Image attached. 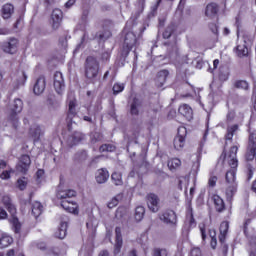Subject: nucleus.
Wrapping results in <instances>:
<instances>
[{"mask_svg": "<svg viewBox=\"0 0 256 256\" xmlns=\"http://www.w3.org/2000/svg\"><path fill=\"white\" fill-rule=\"evenodd\" d=\"M218 79L219 81L225 82L229 79V68L222 66L219 69L218 73Z\"/></svg>", "mask_w": 256, "mask_h": 256, "instance_id": "obj_36", "label": "nucleus"}, {"mask_svg": "<svg viewBox=\"0 0 256 256\" xmlns=\"http://www.w3.org/2000/svg\"><path fill=\"white\" fill-rule=\"evenodd\" d=\"M7 217H8L7 211H5V209L0 207V219H7Z\"/></svg>", "mask_w": 256, "mask_h": 256, "instance_id": "obj_58", "label": "nucleus"}, {"mask_svg": "<svg viewBox=\"0 0 256 256\" xmlns=\"http://www.w3.org/2000/svg\"><path fill=\"white\" fill-rule=\"evenodd\" d=\"M137 47V35L134 32H127L124 37L122 55L127 57L132 49Z\"/></svg>", "mask_w": 256, "mask_h": 256, "instance_id": "obj_3", "label": "nucleus"}, {"mask_svg": "<svg viewBox=\"0 0 256 256\" xmlns=\"http://www.w3.org/2000/svg\"><path fill=\"white\" fill-rule=\"evenodd\" d=\"M2 203H3V205H4L5 207H8V205H11V204H12V203H11V198H10L8 195L3 196V197H2Z\"/></svg>", "mask_w": 256, "mask_h": 256, "instance_id": "obj_53", "label": "nucleus"}, {"mask_svg": "<svg viewBox=\"0 0 256 256\" xmlns=\"http://www.w3.org/2000/svg\"><path fill=\"white\" fill-rule=\"evenodd\" d=\"M167 77H169V70L167 69L160 70L157 73L156 79H155L156 87L158 88L163 87V85H165V83L167 82Z\"/></svg>", "mask_w": 256, "mask_h": 256, "instance_id": "obj_16", "label": "nucleus"}, {"mask_svg": "<svg viewBox=\"0 0 256 256\" xmlns=\"http://www.w3.org/2000/svg\"><path fill=\"white\" fill-rule=\"evenodd\" d=\"M77 192L75 190H58L57 199H61V201H71L72 197H75Z\"/></svg>", "mask_w": 256, "mask_h": 256, "instance_id": "obj_26", "label": "nucleus"}, {"mask_svg": "<svg viewBox=\"0 0 256 256\" xmlns=\"http://www.w3.org/2000/svg\"><path fill=\"white\" fill-rule=\"evenodd\" d=\"M17 47H19V40H17V38H10L8 41L3 42L2 51L13 55L17 53Z\"/></svg>", "mask_w": 256, "mask_h": 256, "instance_id": "obj_7", "label": "nucleus"}, {"mask_svg": "<svg viewBox=\"0 0 256 256\" xmlns=\"http://www.w3.org/2000/svg\"><path fill=\"white\" fill-rule=\"evenodd\" d=\"M123 247V235L121 234V227L115 228V244H114V255L121 253Z\"/></svg>", "mask_w": 256, "mask_h": 256, "instance_id": "obj_14", "label": "nucleus"}, {"mask_svg": "<svg viewBox=\"0 0 256 256\" xmlns=\"http://www.w3.org/2000/svg\"><path fill=\"white\" fill-rule=\"evenodd\" d=\"M125 89V86L123 84L116 83L113 86V94L118 95V93H121Z\"/></svg>", "mask_w": 256, "mask_h": 256, "instance_id": "obj_50", "label": "nucleus"}, {"mask_svg": "<svg viewBox=\"0 0 256 256\" xmlns=\"http://www.w3.org/2000/svg\"><path fill=\"white\" fill-rule=\"evenodd\" d=\"M256 157V149L250 148L249 152L246 155L247 161H253Z\"/></svg>", "mask_w": 256, "mask_h": 256, "instance_id": "obj_51", "label": "nucleus"}, {"mask_svg": "<svg viewBox=\"0 0 256 256\" xmlns=\"http://www.w3.org/2000/svg\"><path fill=\"white\" fill-rule=\"evenodd\" d=\"M74 117H77V100L70 99L68 101V113L66 118V121L68 123V129H70Z\"/></svg>", "mask_w": 256, "mask_h": 256, "instance_id": "obj_8", "label": "nucleus"}, {"mask_svg": "<svg viewBox=\"0 0 256 256\" xmlns=\"http://www.w3.org/2000/svg\"><path fill=\"white\" fill-rule=\"evenodd\" d=\"M209 187H215L217 185V176H212L208 180Z\"/></svg>", "mask_w": 256, "mask_h": 256, "instance_id": "obj_54", "label": "nucleus"}, {"mask_svg": "<svg viewBox=\"0 0 256 256\" xmlns=\"http://www.w3.org/2000/svg\"><path fill=\"white\" fill-rule=\"evenodd\" d=\"M84 139H85V134L81 132H74L68 137L67 144L69 145V147H73L78 143H81V141H84Z\"/></svg>", "mask_w": 256, "mask_h": 256, "instance_id": "obj_17", "label": "nucleus"}, {"mask_svg": "<svg viewBox=\"0 0 256 256\" xmlns=\"http://www.w3.org/2000/svg\"><path fill=\"white\" fill-rule=\"evenodd\" d=\"M227 231H229V222H222L220 225V235H219L220 243H223L225 241V237H227Z\"/></svg>", "mask_w": 256, "mask_h": 256, "instance_id": "obj_32", "label": "nucleus"}, {"mask_svg": "<svg viewBox=\"0 0 256 256\" xmlns=\"http://www.w3.org/2000/svg\"><path fill=\"white\" fill-rule=\"evenodd\" d=\"M191 256H201V250L199 248L193 249L191 251Z\"/></svg>", "mask_w": 256, "mask_h": 256, "instance_id": "obj_61", "label": "nucleus"}, {"mask_svg": "<svg viewBox=\"0 0 256 256\" xmlns=\"http://www.w3.org/2000/svg\"><path fill=\"white\" fill-rule=\"evenodd\" d=\"M177 167H181V160L178 158H174L170 161H168V168L170 171H173V169H177Z\"/></svg>", "mask_w": 256, "mask_h": 256, "instance_id": "obj_44", "label": "nucleus"}, {"mask_svg": "<svg viewBox=\"0 0 256 256\" xmlns=\"http://www.w3.org/2000/svg\"><path fill=\"white\" fill-rule=\"evenodd\" d=\"M111 181L116 187L123 185V174L121 172H113L111 175Z\"/></svg>", "mask_w": 256, "mask_h": 256, "instance_id": "obj_33", "label": "nucleus"}, {"mask_svg": "<svg viewBox=\"0 0 256 256\" xmlns=\"http://www.w3.org/2000/svg\"><path fill=\"white\" fill-rule=\"evenodd\" d=\"M88 159L89 152L85 149L78 150L73 156L74 163H77L78 165H82V163H85Z\"/></svg>", "mask_w": 256, "mask_h": 256, "instance_id": "obj_18", "label": "nucleus"}, {"mask_svg": "<svg viewBox=\"0 0 256 256\" xmlns=\"http://www.w3.org/2000/svg\"><path fill=\"white\" fill-rule=\"evenodd\" d=\"M29 167H31V157L27 154L22 155L17 165V171L20 173H27L29 171Z\"/></svg>", "mask_w": 256, "mask_h": 256, "instance_id": "obj_13", "label": "nucleus"}, {"mask_svg": "<svg viewBox=\"0 0 256 256\" xmlns=\"http://www.w3.org/2000/svg\"><path fill=\"white\" fill-rule=\"evenodd\" d=\"M167 249L164 248H154L152 251V256H167Z\"/></svg>", "mask_w": 256, "mask_h": 256, "instance_id": "obj_47", "label": "nucleus"}, {"mask_svg": "<svg viewBox=\"0 0 256 256\" xmlns=\"http://www.w3.org/2000/svg\"><path fill=\"white\" fill-rule=\"evenodd\" d=\"M11 243H13V238L11 236L3 234L0 238V249H5V247H9Z\"/></svg>", "mask_w": 256, "mask_h": 256, "instance_id": "obj_37", "label": "nucleus"}, {"mask_svg": "<svg viewBox=\"0 0 256 256\" xmlns=\"http://www.w3.org/2000/svg\"><path fill=\"white\" fill-rule=\"evenodd\" d=\"M54 89L58 95H62L65 91V80L63 79V74L61 72H56L54 74Z\"/></svg>", "mask_w": 256, "mask_h": 256, "instance_id": "obj_10", "label": "nucleus"}, {"mask_svg": "<svg viewBox=\"0 0 256 256\" xmlns=\"http://www.w3.org/2000/svg\"><path fill=\"white\" fill-rule=\"evenodd\" d=\"M31 213L37 219V217L41 216V213H43V204L39 201H35L31 204Z\"/></svg>", "mask_w": 256, "mask_h": 256, "instance_id": "obj_29", "label": "nucleus"}, {"mask_svg": "<svg viewBox=\"0 0 256 256\" xmlns=\"http://www.w3.org/2000/svg\"><path fill=\"white\" fill-rule=\"evenodd\" d=\"M96 182L100 185L109 180V171L105 168L98 169L95 176Z\"/></svg>", "mask_w": 256, "mask_h": 256, "instance_id": "obj_23", "label": "nucleus"}, {"mask_svg": "<svg viewBox=\"0 0 256 256\" xmlns=\"http://www.w3.org/2000/svg\"><path fill=\"white\" fill-rule=\"evenodd\" d=\"M142 107L143 101H141L139 98H134L130 104V115L137 117Z\"/></svg>", "mask_w": 256, "mask_h": 256, "instance_id": "obj_21", "label": "nucleus"}, {"mask_svg": "<svg viewBox=\"0 0 256 256\" xmlns=\"http://www.w3.org/2000/svg\"><path fill=\"white\" fill-rule=\"evenodd\" d=\"M30 135L34 138V140H37L41 137V126H32L30 128Z\"/></svg>", "mask_w": 256, "mask_h": 256, "instance_id": "obj_43", "label": "nucleus"}, {"mask_svg": "<svg viewBox=\"0 0 256 256\" xmlns=\"http://www.w3.org/2000/svg\"><path fill=\"white\" fill-rule=\"evenodd\" d=\"M111 57V54L109 52L102 53L101 59L102 61H109V58Z\"/></svg>", "mask_w": 256, "mask_h": 256, "instance_id": "obj_59", "label": "nucleus"}, {"mask_svg": "<svg viewBox=\"0 0 256 256\" xmlns=\"http://www.w3.org/2000/svg\"><path fill=\"white\" fill-rule=\"evenodd\" d=\"M62 19H63V12L61 11V9H54L52 11L51 21H50L53 31H57V29H59V27L61 26Z\"/></svg>", "mask_w": 256, "mask_h": 256, "instance_id": "obj_9", "label": "nucleus"}, {"mask_svg": "<svg viewBox=\"0 0 256 256\" xmlns=\"http://www.w3.org/2000/svg\"><path fill=\"white\" fill-rule=\"evenodd\" d=\"M14 11L15 7L12 4H5L1 10L3 19H11Z\"/></svg>", "mask_w": 256, "mask_h": 256, "instance_id": "obj_31", "label": "nucleus"}, {"mask_svg": "<svg viewBox=\"0 0 256 256\" xmlns=\"http://www.w3.org/2000/svg\"><path fill=\"white\" fill-rule=\"evenodd\" d=\"M227 122L231 123L235 119V112L234 111H229L227 116H226Z\"/></svg>", "mask_w": 256, "mask_h": 256, "instance_id": "obj_56", "label": "nucleus"}, {"mask_svg": "<svg viewBox=\"0 0 256 256\" xmlns=\"http://www.w3.org/2000/svg\"><path fill=\"white\" fill-rule=\"evenodd\" d=\"M239 148L237 146H232L229 155H228V163L231 167V169H237L239 162L237 161V151Z\"/></svg>", "mask_w": 256, "mask_h": 256, "instance_id": "obj_15", "label": "nucleus"}, {"mask_svg": "<svg viewBox=\"0 0 256 256\" xmlns=\"http://www.w3.org/2000/svg\"><path fill=\"white\" fill-rule=\"evenodd\" d=\"M239 131V125L234 124L232 126H229L227 128V133H226V141H231L233 139V136Z\"/></svg>", "mask_w": 256, "mask_h": 256, "instance_id": "obj_35", "label": "nucleus"}, {"mask_svg": "<svg viewBox=\"0 0 256 256\" xmlns=\"http://www.w3.org/2000/svg\"><path fill=\"white\" fill-rule=\"evenodd\" d=\"M88 17H89V9H84L82 12V20L87 21Z\"/></svg>", "mask_w": 256, "mask_h": 256, "instance_id": "obj_60", "label": "nucleus"}, {"mask_svg": "<svg viewBox=\"0 0 256 256\" xmlns=\"http://www.w3.org/2000/svg\"><path fill=\"white\" fill-rule=\"evenodd\" d=\"M45 87H46L45 77L40 76L34 84V88H33L34 94L41 95L45 91Z\"/></svg>", "mask_w": 256, "mask_h": 256, "instance_id": "obj_22", "label": "nucleus"}, {"mask_svg": "<svg viewBox=\"0 0 256 256\" xmlns=\"http://www.w3.org/2000/svg\"><path fill=\"white\" fill-rule=\"evenodd\" d=\"M209 29L212 33H214V35H219V26H217V24L215 23L209 24Z\"/></svg>", "mask_w": 256, "mask_h": 256, "instance_id": "obj_52", "label": "nucleus"}, {"mask_svg": "<svg viewBox=\"0 0 256 256\" xmlns=\"http://www.w3.org/2000/svg\"><path fill=\"white\" fill-rule=\"evenodd\" d=\"M17 187L20 189V191H25L27 188V181H25V177L17 180Z\"/></svg>", "mask_w": 256, "mask_h": 256, "instance_id": "obj_49", "label": "nucleus"}, {"mask_svg": "<svg viewBox=\"0 0 256 256\" xmlns=\"http://www.w3.org/2000/svg\"><path fill=\"white\" fill-rule=\"evenodd\" d=\"M169 59H177L179 56V47L177 46V39L174 38L173 42H165Z\"/></svg>", "mask_w": 256, "mask_h": 256, "instance_id": "obj_12", "label": "nucleus"}, {"mask_svg": "<svg viewBox=\"0 0 256 256\" xmlns=\"http://www.w3.org/2000/svg\"><path fill=\"white\" fill-rule=\"evenodd\" d=\"M173 33H175V24H170L164 30L162 37L163 39H169Z\"/></svg>", "mask_w": 256, "mask_h": 256, "instance_id": "obj_40", "label": "nucleus"}, {"mask_svg": "<svg viewBox=\"0 0 256 256\" xmlns=\"http://www.w3.org/2000/svg\"><path fill=\"white\" fill-rule=\"evenodd\" d=\"M235 193H237V183L227 184L226 197L227 199H233Z\"/></svg>", "mask_w": 256, "mask_h": 256, "instance_id": "obj_34", "label": "nucleus"}, {"mask_svg": "<svg viewBox=\"0 0 256 256\" xmlns=\"http://www.w3.org/2000/svg\"><path fill=\"white\" fill-rule=\"evenodd\" d=\"M235 89H243L244 91H249V82L245 80H237L234 82Z\"/></svg>", "mask_w": 256, "mask_h": 256, "instance_id": "obj_41", "label": "nucleus"}, {"mask_svg": "<svg viewBox=\"0 0 256 256\" xmlns=\"http://www.w3.org/2000/svg\"><path fill=\"white\" fill-rule=\"evenodd\" d=\"M119 199H121V194L112 198V200L108 202V209H113L114 207H117V205H119Z\"/></svg>", "mask_w": 256, "mask_h": 256, "instance_id": "obj_46", "label": "nucleus"}, {"mask_svg": "<svg viewBox=\"0 0 256 256\" xmlns=\"http://www.w3.org/2000/svg\"><path fill=\"white\" fill-rule=\"evenodd\" d=\"M249 148L256 149V131L249 135Z\"/></svg>", "mask_w": 256, "mask_h": 256, "instance_id": "obj_48", "label": "nucleus"}, {"mask_svg": "<svg viewBox=\"0 0 256 256\" xmlns=\"http://www.w3.org/2000/svg\"><path fill=\"white\" fill-rule=\"evenodd\" d=\"M87 113L89 117H95V115H97V109L93 107H88Z\"/></svg>", "mask_w": 256, "mask_h": 256, "instance_id": "obj_55", "label": "nucleus"}, {"mask_svg": "<svg viewBox=\"0 0 256 256\" xmlns=\"http://www.w3.org/2000/svg\"><path fill=\"white\" fill-rule=\"evenodd\" d=\"M187 135V128L179 127L177 136L174 138V149L177 151L183 149L185 146V137Z\"/></svg>", "mask_w": 256, "mask_h": 256, "instance_id": "obj_5", "label": "nucleus"}, {"mask_svg": "<svg viewBox=\"0 0 256 256\" xmlns=\"http://www.w3.org/2000/svg\"><path fill=\"white\" fill-rule=\"evenodd\" d=\"M148 209L152 211V213H157L160 209L159 203H161V199L155 193H150L146 196Z\"/></svg>", "mask_w": 256, "mask_h": 256, "instance_id": "obj_6", "label": "nucleus"}, {"mask_svg": "<svg viewBox=\"0 0 256 256\" xmlns=\"http://www.w3.org/2000/svg\"><path fill=\"white\" fill-rule=\"evenodd\" d=\"M160 221L166 225H177V214L173 210H166L161 216Z\"/></svg>", "mask_w": 256, "mask_h": 256, "instance_id": "obj_11", "label": "nucleus"}, {"mask_svg": "<svg viewBox=\"0 0 256 256\" xmlns=\"http://www.w3.org/2000/svg\"><path fill=\"white\" fill-rule=\"evenodd\" d=\"M115 151V145L113 144H103L99 147L100 153H113Z\"/></svg>", "mask_w": 256, "mask_h": 256, "instance_id": "obj_42", "label": "nucleus"}, {"mask_svg": "<svg viewBox=\"0 0 256 256\" xmlns=\"http://www.w3.org/2000/svg\"><path fill=\"white\" fill-rule=\"evenodd\" d=\"M97 75H99V61L89 56L85 62V76L87 79H97Z\"/></svg>", "mask_w": 256, "mask_h": 256, "instance_id": "obj_1", "label": "nucleus"}, {"mask_svg": "<svg viewBox=\"0 0 256 256\" xmlns=\"http://www.w3.org/2000/svg\"><path fill=\"white\" fill-rule=\"evenodd\" d=\"M219 13V6L217 3H209L205 8V16L209 17V19H213Z\"/></svg>", "mask_w": 256, "mask_h": 256, "instance_id": "obj_24", "label": "nucleus"}, {"mask_svg": "<svg viewBox=\"0 0 256 256\" xmlns=\"http://www.w3.org/2000/svg\"><path fill=\"white\" fill-rule=\"evenodd\" d=\"M143 217H145V207L138 206L135 209V220L136 221H143Z\"/></svg>", "mask_w": 256, "mask_h": 256, "instance_id": "obj_39", "label": "nucleus"}, {"mask_svg": "<svg viewBox=\"0 0 256 256\" xmlns=\"http://www.w3.org/2000/svg\"><path fill=\"white\" fill-rule=\"evenodd\" d=\"M225 178L227 185H233V183H237L235 182V168H232L231 170L227 171Z\"/></svg>", "mask_w": 256, "mask_h": 256, "instance_id": "obj_38", "label": "nucleus"}, {"mask_svg": "<svg viewBox=\"0 0 256 256\" xmlns=\"http://www.w3.org/2000/svg\"><path fill=\"white\" fill-rule=\"evenodd\" d=\"M6 209L11 215L10 223L14 229V232L21 233V222H19V218H17V208L12 203L6 206Z\"/></svg>", "mask_w": 256, "mask_h": 256, "instance_id": "obj_4", "label": "nucleus"}, {"mask_svg": "<svg viewBox=\"0 0 256 256\" xmlns=\"http://www.w3.org/2000/svg\"><path fill=\"white\" fill-rule=\"evenodd\" d=\"M111 37V31L103 28V30H100L99 32H96L95 34H92V37L90 39L97 40L99 43L101 41H107Z\"/></svg>", "mask_w": 256, "mask_h": 256, "instance_id": "obj_25", "label": "nucleus"}, {"mask_svg": "<svg viewBox=\"0 0 256 256\" xmlns=\"http://www.w3.org/2000/svg\"><path fill=\"white\" fill-rule=\"evenodd\" d=\"M68 219L61 221L59 228L55 232L56 239H65L67 237V227H69Z\"/></svg>", "mask_w": 256, "mask_h": 256, "instance_id": "obj_20", "label": "nucleus"}, {"mask_svg": "<svg viewBox=\"0 0 256 256\" xmlns=\"http://www.w3.org/2000/svg\"><path fill=\"white\" fill-rule=\"evenodd\" d=\"M61 207L68 213H73L74 215L79 213V210L77 209V203L73 202L72 200H62Z\"/></svg>", "mask_w": 256, "mask_h": 256, "instance_id": "obj_19", "label": "nucleus"}, {"mask_svg": "<svg viewBox=\"0 0 256 256\" xmlns=\"http://www.w3.org/2000/svg\"><path fill=\"white\" fill-rule=\"evenodd\" d=\"M98 256H109V251L108 250H102L99 252Z\"/></svg>", "mask_w": 256, "mask_h": 256, "instance_id": "obj_63", "label": "nucleus"}, {"mask_svg": "<svg viewBox=\"0 0 256 256\" xmlns=\"http://www.w3.org/2000/svg\"><path fill=\"white\" fill-rule=\"evenodd\" d=\"M47 103L48 105H51V106L55 105V98L53 96H49L47 98Z\"/></svg>", "mask_w": 256, "mask_h": 256, "instance_id": "obj_62", "label": "nucleus"}, {"mask_svg": "<svg viewBox=\"0 0 256 256\" xmlns=\"http://www.w3.org/2000/svg\"><path fill=\"white\" fill-rule=\"evenodd\" d=\"M1 179H10L11 178V170H5L0 175Z\"/></svg>", "mask_w": 256, "mask_h": 256, "instance_id": "obj_57", "label": "nucleus"}, {"mask_svg": "<svg viewBox=\"0 0 256 256\" xmlns=\"http://www.w3.org/2000/svg\"><path fill=\"white\" fill-rule=\"evenodd\" d=\"M102 139H103V136L99 132H93L90 135V141L92 145H95V143H99V141H101Z\"/></svg>", "mask_w": 256, "mask_h": 256, "instance_id": "obj_45", "label": "nucleus"}, {"mask_svg": "<svg viewBox=\"0 0 256 256\" xmlns=\"http://www.w3.org/2000/svg\"><path fill=\"white\" fill-rule=\"evenodd\" d=\"M212 199L214 201V207L216 211L218 213H223L225 210V201H223L219 195H214Z\"/></svg>", "mask_w": 256, "mask_h": 256, "instance_id": "obj_30", "label": "nucleus"}, {"mask_svg": "<svg viewBox=\"0 0 256 256\" xmlns=\"http://www.w3.org/2000/svg\"><path fill=\"white\" fill-rule=\"evenodd\" d=\"M235 51H236V55L237 57H247V55H249V48H247V41L244 40L243 44H238L235 47Z\"/></svg>", "mask_w": 256, "mask_h": 256, "instance_id": "obj_28", "label": "nucleus"}, {"mask_svg": "<svg viewBox=\"0 0 256 256\" xmlns=\"http://www.w3.org/2000/svg\"><path fill=\"white\" fill-rule=\"evenodd\" d=\"M23 111V100L16 98L12 104L11 113L9 116L10 121L15 129L19 127V118L17 115Z\"/></svg>", "mask_w": 256, "mask_h": 256, "instance_id": "obj_2", "label": "nucleus"}, {"mask_svg": "<svg viewBox=\"0 0 256 256\" xmlns=\"http://www.w3.org/2000/svg\"><path fill=\"white\" fill-rule=\"evenodd\" d=\"M178 111L180 115H182V117H185V119H187V121H191V119H193V109H191L189 105H181Z\"/></svg>", "mask_w": 256, "mask_h": 256, "instance_id": "obj_27", "label": "nucleus"}, {"mask_svg": "<svg viewBox=\"0 0 256 256\" xmlns=\"http://www.w3.org/2000/svg\"><path fill=\"white\" fill-rule=\"evenodd\" d=\"M249 241H250V245H256V236H251Z\"/></svg>", "mask_w": 256, "mask_h": 256, "instance_id": "obj_64", "label": "nucleus"}]
</instances>
